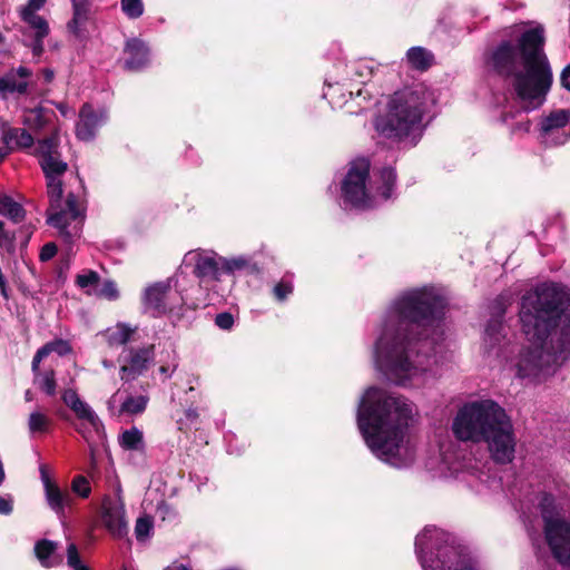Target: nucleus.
<instances>
[{
  "label": "nucleus",
  "mask_w": 570,
  "mask_h": 570,
  "mask_svg": "<svg viewBox=\"0 0 570 570\" xmlns=\"http://www.w3.org/2000/svg\"><path fill=\"white\" fill-rule=\"evenodd\" d=\"M8 156V151L4 148H0V163Z\"/></svg>",
  "instance_id": "4d7b16f0"
},
{
  "label": "nucleus",
  "mask_w": 570,
  "mask_h": 570,
  "mask_svg": "<svg viewBox=\"0 0 570 570\" xmlns=\"http://www.w3.org/2000/svg\"><path fill=\"white\" fill-rule=\"evenodd\" d=\"M543 519L544 535L552 554L560 563L570 566V523L546 512Z\"/></svg>",
  "instance_id": "1a4fd4ad"
},
{
  "label": "nucleus",
  "mask_w": 570,
  "mask_h": 570,
  "mask_svg": "<svg viewBox=\"0 0 570 570\" xmlns=\"http://www.w3.org/2000/svg\"><path fill=\"white\" fill-rule=\"evenodd\" d=\"M520 321L529 346L511 363L517 379L539 385L570 356V293L557 284L538 286L522 298Z\"/></svg>",
  "instance_id": "f257e3e1"
},
{
  "label": "nucleus",
  "mask_w": 570,
  "mask_h": 570,
  "mask_svg": "<svg viewBox=\"0 0 570 570\" xmlns=\"http://www.w3.org/2000/svg\"><path fill=\"white\" fill-rule=\"evenodd\" d=\"M119 401H120V394H119V392H117V393H115V394L110 397V400H109V402H108V406H109V409L112 411L114 405H115L117 402H119Z\"/></svg>",
  "instance_id": "603ef678"
},
{
  "label": "nucleus",
  "mask_w": 570,
  "mask_h": 570,
  "mask_svg": "<svg viewBox=\"0 0 570 570\" xmlns=\"http://www.w3.org/2000/svg\"><path fill=\"white\" fill-rule=\"evenodd\" d=\"M24 400H26L27 402H30V401H32V400H33V394H32V392H31L30 390H27V391L24 392Z\"/></svg>",
  "instance_id": "6e6d98bb"
},
{
  "label": "nucleus",
  "mask_w": 570,
  "mask_h": 570,
  "mask_svg": "<svg viewBox=\"0 0 570 570\" xmlns=\"http://www.w3.org/2000/svg\"><path fill=\"white\" fill-rule=\"evenodd\" d=\"M215 324L222 330H230L234 324V317L229 313H220L216 316Z\"/></svg>",
  "instance_id": "37998d69"
},
{
  "label": "nucleus",
  "mask_w": 570,
  "mask_h": 570,
  "mask_svg": "<svg viewBox=\"0 0 570 570\" xmlns=\"http://www.w3.org/2000/svg\"><path fill=\"white\" fill-rule=\"evenodd\" d=\"M35 384L47 395H55L57 390L56 373L52 368L46 370L33 380Z\"/></svg>",
  "instance_id": "2f4dec72"
},
{
  "label": "nucleus",
  "mask_w": 570,
  "mask_h": 570,
  "mask_svg": "<svg viewBox=\"0 0 570 570\" xmlns=\"http://www.w3.org/2000/svg\"><path fill=\"white\" fill-rule=\"evenodd\" d=\"M147 403L148 397L144 395L127 396L121 401L120 407L115 414L118 416L140 414L146 410Z\"/></svg>",
  "instance_id": "bb28decb"
},
{
  "label": "nucleus",
  "mask_w": 570,
  "mask_h": 570,
  "mask_svg": "<svg viewBox=\"0 0 570 570\" xmlns=\"http://www.w3.org/2000/svg\"><path fill=\"white\" fill-rule=\"evenodd\" d=\"M102 521L112 537L121 539L127 535L128 523L125 515V505L120 500H104Z\"/></svg>",
  "instance_id": "dca6fc26"
},
{
  "label": "nucleus",
  "mask_w": 570,
  "mask_h": 570,
  "mask_svg": "<svg viewBox=\"0 0 570 570\" xmlns=\"http://www.w3.org/2000/svg\"><path fill=\"white\" fill-rule=\"evenodd\" d=\"M570 112L556 110L542 120L541 130L547 142L562 145L570 138Z\"/></svg>",
  "instance_id": "2eb2a0df"
},
{
  "label": "nucleus",
  "mask_w": 570,
  "mask_h": 570,
  "mask_svg": "<svg viewBox=\"0 0 570 570\" xmlns=\"http://www.w3.org/2000/svg\"><path fill=\"white\" fill-rule=\"evenodd\" d=\"M222 259V274H234L236 271H240L246 267L247 262L244 258H232L227 259L220 257Z\"/></svg>",
  "instance_id": "4c0bfd02"
},
{
  "label": "nucleus",
  "mask_w": 570,
  "mask_h": 570,
  "mask_svg": "<svg viewBox=\"0 0 570 570\" xmlns=\"http://www.w3.org/2000/svg\"><path fill=\"white\" fill-rule=\"evenodd\" d=\"M159 371L165 375H169V368L167 366H160Z\"/></svg>",
  "instance_id": "bf43d9fd"
},
{
  "label": "nucleus",
  "mask_w": 570,
  "mask_h": 570,
  "mask_svg": "<svg viewBox=\"0 0 570 570\" xmlns=\"http://www.w3.org/2000/svg\"><path fill=\"white\" fill-rule=\"evenodd\" d=\"M39 166L46 178L49 208L47 223L59 230V235L68 243L80 236L79 222L70 229L72 222L81 217V210L77 197L70 193L62 207L63 181L62 177L68 171V164L59 151V130L55 129L49 137L39 139L35 149Z\"/></svg>",
  "instance_id": "423d86ee"
},
{
  "label": "nucleus",
  "mask_w": 570,
  "mask_h": 570,
  "mask_svg": "<svg viewBox=\"0 0 570 570\" xmlns=\"http://www.w3.org/2000/svg\"><path fill=\"white\" fill-rule=\"evenodd\" d=\"M185 262L194 265L193 273L196 277L210 281L220 279L222 259L217 254L202 249L190 250L186 254Z\"/></svg>",
  "instance_id": "f8f14e48"
},
{
  "label": "nucleus",
  "mask_w": 570,
  "mask_h": 570,
  "mask_svg": "<svg viewBox=\"0 0 570 570\" xmlns=\"http://www.w3.org/2000/svg\"><path fill=\"white\" fill-rule=\"evenodd\" d=\"M422 538L417 539V544H421Z\"/></svg>",
  "instance_id": "e2e57ef3"
},
{
  "label": "nucleus",
  "mask_w": 570,
  "mask_h": 570,
  "mask_svg": "<svg viewBox=\"0 0 570 570\" xmlns=\"http://www.w3.org/2000/svg\"><path fill=\"white\" fill-rule=\"evenodd\" d=\"M135 331V328H131L127 324L118 323L115 326L104 331L101 335L105 337L107 344L110 347H117L128 343Z\"/></svg>",
  "instance_id": "4be33fe9"
},
{
  "label": "nucleus",
  "mask_w": 570,
  "mask_h": 570,
  "mask_svg": "<svg viewBox=\"0 0 570 570\" xmlns=\"http://www.w3.org/2000/svg\"><path fill=\"white\" fill-rule=\"evenodd\" d=\"M410 66L416 70L425 71L434 62L433 55L422 47H413L406 53Z\"/></svg>",
  "instance_id": "b1692460"
},
{
  "label": "nucleus",
  "mask_w": 570,
  "mask_h": 570,
  "mask_svg": "<svg viewBox=\"0 0 570 570\" xmlns=\"http://www.w3.org/2000/svg\"><path fill=\"white\" fill-rule=\"evenodd\" d=\"M46 81L50 82L53 79V72L51 70H45Z\"/></svg>",
  "instance_id": "5fc2aeb1"
},
{
  "label": "nucleus",
  "mask_w": 570,
  "mask_h": 570,
  "mask_svg": "<svg viewBox=\"0 0 570 570\" xmlns=\"http://www.w3.org/2000/svg\"><path fill=\"white\" fill-rule=\"evenodd\" d=\"M293 292V285L288 282H279L274 287V295L278 301H284Z\"/></svg>",
  "instance_id": "79ce46f5"
},
{
  "label": "nucleus",
  "mask_w": 570,
  "mask_h": 570,
  "mask_svg": "<svg viewBox=\"0 0 570 570\" xmlns=\"http://www.w3.org/2000/svg\"><path fill=\"white\" fill-rule=\"evenodd\" d=\"M415 414V406L407 399L370 387L360 403L357 423L372 452L381 460L399 466L405 462V435Z\"/></svg>",
  "instance_id": "20e7f679"
},
{
  "label": "nucleus",
  "mask_w": 570,
  "mask_h": 570,
  "mask_svg": "<svg viewBox=\"0 0 570 570\" xmlns=\"http://www.w3.org/2000/svg\"><path fill=\"white\" fill-rule=\"evenodd\" d=\"M40 474H41V481L43 483V488L45 490L48 489V487L50 485H53L56 484L55 482L51 481V479L49 478L48 473H47V469L45 465H41L40 466Z\"/></svg>",
  "instance_id": "de8ad7c7"
},
{
  "label": "nucleus",
  "mask_w": 570,
  "mask_h": 570,
  "mask_svg": "<svg viewBox=\"0 0 570 570\" xmlns=\"http://www.w3.org/2000/svg\"><path fill=\"white\" fill-rule=\"evenodd\" d=\"M120 7H121V11L129 19H138L144 13L142 0H121Z\"/></svg>",
  "instance_id": "f704fd0d"
},
{
  "label": "nucleus",
  "mask_w": 570,
  "mask_h": 570,
  "mask_svg": "<svg viewBox=\"0 0 570 570\" xmlns=\"http://www.w3.org/2000/svg\"><path fill=\"white\" fill-rule=\"evenodd\" d=\"M63 403L76 414L77 419L81 421V424L76 428V430L85 438L88 439L87 435V426L98 430L101 425L98 415L95 411L82 401L75 390H66L62 393Z\"/></svg>",
  "instance_id": "ddd939ff"
},
{
  "label": "nucleus",
  "mask_w": 570,
  "mask_h": 570,
  "mask_svg": "<svg viewBox=\"0 0 570 570\" xmlns=\"http://www.w3.org/2000/svg\"><path fill=\"white\" fill-rule=\"evenodd\" d=\"M444 308V297L432 287L405 292L394 302L375 348L376 364L390 381L404 385L419 375L422 363L410 361L407 334L426 338Z\"/></svg>",
  "instance_id": "f03ea898"
},
{
  "label": "nucleus",
  "mask_w": 570,
  "mask_h": 570,
  "mask_svg": "<svg viewBox=\"0 0 570 570\" xmlns=\"http://www.w3.org/2000/svg\"><path fill=\"white\" fill-rule=\"evenodd\" d=\"M99 279H100V277H99V274L97 272H95V271H87L83 274L77 275L76 284L80 288L85 289V288H88L90 286L97 285Z\"/></svg>",
  "instance_id": "58836bf2"
},
{
  "label": "nucleus",
  "mask_w": 570,
  "mask_h": 570,
  "mask_svg": "<svg viewBox=\"0 0 570 570\" xmlns=\"http://www.w3.org/2000/svg\"><path fill=\"white\" fill-rule=\"evenodd\" d=\"M544 28L535 26L524 30L514 46L501 42L492 52V68L511 79L512 87L524 110L542 105L552 83V71L544 52Z\"/></svg>",
  "instance_id": "7ed1b4c3"
},
{
  "label": "nucleus",
  "mask_w": 570,
  "mask_h": 570,
  "mask_svg": "<svg viewBox=\"0 0 570 570\" xmlns=\"http://www.w3.org/2000/svg\"><path fill=\"white\" fill-rule=\"evenodd\" d=\"M47 357L43 352L39 348L37 351V353L35 354L33 356V360H32V363H31V370H32V373L35 375V377H37L38 375H41L42 372H40V363L41 361Z\"/></svg>",
  "instance_id": "49530a36"
},
{
  "label": "nucleus",
  "mask_w": 570,
  "mask_h": 570,
  "mask_svg": "<svg viewBox=\"0 0 570 570\" xmlns=\"http://www.w3.org/2000/svg\"><path fill=\"white\" fill-rule=\"evenodd\" d=\"M562 86L570 91V66H568L561 75Z\"/></svg>",
  "instance_id": "8fccbe9b"
},
{
  "label": "nucleus",
  "mask_w": 570,
  "mask_h": 570,
  "mask_svg": "<svg viewBox=\"0 0 570 570\" xmlns=\"http://www.w3.org/2000/svg\"><path fill=\"white\" fill-rule=\"evenodd\" d=\"M49 120V112L41 107L28 109L23 112V124L32 130L45 127Z\"/></svg>",
  "instance_id": "c756f323"
},
{
  "label": "nucleus",
  "mask_w": 570,
  "mask_h": 570,
  "mask_svg": "<svg viewBox=\"0 0 570 570\" xmlns=\"http://www.w3.org/2000/svg\"><path fill=\"white\" fill-rule=\"evenodd\" d=\"M452 430L461 441H485L498 463H509L514 458L512 423L505 411L492 400L465 404L459 410Z\"/></svg>",
  "instance_id": "39448f33"
},
{
  "label": "nucleus",
  "mask_w": 570,
  "mask_h": 570,
  "mask_svg": "<svg viewBox=\"0 0 570 570\" xmlns=\"http://www.w3.org/2000/svg\"><path fill=\"white\" fill-rule=\"evenodd\" d=\"M67 564L73 568V570L88 568L81 563L80 554L75 543H70L67 548Z\"/></svg>",
  "instance_id": "ea45409f"
},
{
  "label": "nucleus",
  "mask_w": 570,
  "mask_h": 570,
  "mask_svg": "<svg viewBox=\"0 0 570 570\" xmlns=\"http://www.w3.org/2000/svg\"><path fill=\"white\" fill-rule=\"evenodd\" d=\"M71 490L82 499H87L91 493V487L88 479L83 475H77L71 482Z\"/></svg>",
  "instance_id": "e433bc0d"
},
{
  "label": "nucleus",
  "mask_w": 570,
  "mask_h": 570,
  "mask_svg": "<svg viewBox=\"0 0 570 570\" xmlns=\"http://www.w3.org/2000/svg\"><path fill=\"white\" fill-rule=\"evenodd\" d=\"M105 120V116L97 115L91 105L85 104L79 112L76 134L81 140H90L95 137L97 128Z\"/></svg>",
  "instance_id": "a211bd4d"
},
{
  "label": "nucleus",
  "mask_w": 570,
  "mask_h": 570,
  "mask_svg": "<svg viewBox=\"0 0 570 570\" xmlns=\"http://www.w3.org/2000/svg\"><path fill=\"white\" fill-rule=\"evenodd\" d=\"M504 337L503 334V325L502 322L499 318L491 320L484 332V345L490 351L494 348L497 345H499Z\"/></svg>",
  "instance_id": "cd10ccee"
},
{
  "label": "nucleus",
  "mask_w": 570,
  "mask_h": 570,
  "mask_svg": "<svg viewBox=\"0 0 570 570\" xmlns=\"http://www.w3.org/2000/svg\"><path fill=\"white\" fill-rule=\"evenodd\" d=\"M119 444L125 450H141L144 448L142 432L136 426H132L131 429L124 431L119 436Z\"/></svg>",
  "instance_id": "c85d7f7f"
},
{
  "label": "nucleus",
  "mask_w": 570,
  "mask_h": 570,
  "mask_svg": "<svg viewBox=\"0 0 570 570\" xmlns=\"http://www.w3.org/2000/svg\"><path fill=\"white\" fill-rule=\"evenodd\" d=\"M428 99L429 94L422 86L395 92L389 101L386 114L376 120V130L389 139L407 137L419 128Z\"/></svg>",
  "instance_id": "0eeeda50"
},
{
  "label": "nucleus",
  "mask_w": 570,
  "mask_h": 570,
  "mask_svg": "<svg viewBox=\"0 0 570 570\" xmlns=\"http://www.w3.org/2000/svg\"><path fill=\"white\" fill-rule=\"evenodd\" d=\"M0 89L8 92L23 94L28 89L27 80H17L13 73L0 80Z\"/></svg>",
  "instance_id": "72a5a7b5"
},
{
  "label": "nucleus",
  "mask_w": 570,
  "mask_h": 570,
  "mask_svg": "<svg viewBox=\"0 0 570 570\" xmlns=\"http://www.w3.org/2000/svg\"><path fill=\"white\" fill-rule=\"evenodd\" d=\"M125 68L130 71H137L145 67L149 60V50L147 46L139 39H130L126 42Z\"/></svg>",
  "instance_id": "6ab92c4d"
},
{
  "label": "nucleus",
  "mask_w": 570,
  "mask_h": 570,
  "mask_svg": "<svg viewBox=\"0 0 570 570\" xmlns=\"http://www.w3.org/2000/svg\"><path fill=\"white\" fill-rule=\"evenodd\" d=\"M12 510V503L9 499L0 497V513L8 514Z\"/></svg>",
  "instance_id": "09e8293b"
},
{
  "label": "nucleus",
  "mask_w": 570,
  "mask_h": 570,
  "mask_svg": "<svg viewBox=\"0 0 570 570\" xmlns=\"http://www.w3.org/2000/svg\"><path fill=\"white\" fill-rule=\"evenodd\" d=\"M0 215L8 217L13 223H20L26 217L23 207L10 196H0Z\"/></svg>",
  "instance_id": "a878e982"
},
{
  "label": "nucleus",
  "mask_w": 570,
  "mask_h": 570,
  "mask_svg": "<svg viewBox=\"0 0 570 570\" xmlns=\"http://www.w3.org/2000/svg\"><path fill=\"white\" fill-rule=\"evenodd\" d=\"M7 238H8V236L4 232L3 223L0 220V240L7 239Z\"/></svg>",
  "instance_id": "864d4df0"
},
{
  "label": "nucleus",
  "mask_w": 570,
  "mask_h": 570,
  "mask_svg": "<svg viewBox=\"0 0 570 570\" xmlns=\"http://www.w3.org/2000/svg\"><path fill=\"white\" fill-rule=\"evenodd\" d=\"M153 519L148 515L138 518L135 525V534L137 540L144 541L147 539L153 530Z\"/></svg>",
  "instance_id": "c9c22d12"
},
{
  "label": "nucleus",
  "mask_w": 570,
  "mask_h": 570,
  "mask_svg": "<svg viewBox=\"0 0 570 570\" xmlns=\"http://www.w3.org/2000/svg\"><path fill=\"white\" fill-rule=\"evenodd\" d=\"M165 570H188V569L184 566H171V567L166 568Z\"/></svg>",
  "instance_id": "13d9d810"
},
{
  "label": "nucleus",
  "mask_w": 570,
  "mask_h": 570,
  "mask_svg": "<svg viewBox=\"0 0 570 570\" xmlns=\"http://www.w3.org/2000/svg\"><path fill=\"white\" fill-rule=\"evenodd\" d=\"M40 350L46 356L50 355L51 353H56L59 356H65L72 352L70 343L62 338H56L51 342H48L42 347H40Z\"/></svg>",
  "instance_id": "473e14b6"
},
{
  "label": "nucleus",
  "mask_w": 570,
  "mask_h": 570,
  "mask_svg": "<svg viewBox=\"0 0 570 570\" xmlns=\"http://www.w3.org/2000/svg\"><path fill=\"white\" fill-rule=\"evenodd\" d=\"M45 495L48 505L58 515H62L65 509L71 507L73 502L72 495L67 490L60 489L57 484L48 487V489L45 490Z\"/></svg>",
  "instance_id": "aec40b11"
},
{
  "label": "nucleus",
  "mask_w": 570,
  "mask_h": 570,
  "mask_svg": "<svg viewBox=\"0 0 570 570\" xmlns=\"http://www.w3.org/2000/svg\"><path fill=\"white\" fill-rule=\"evenodd\" d=\"M100 295L108 298V299H115L118 297V289L116 287V284L111 281L105 282L101 289Z\"/></svg>",
  "instance_id": "c03bdc74"
},
{
  "label": "nucleus",
  "mask_w": 570,
  "mask_h": 570,
  "mask_svg": "<svg viewBox=\"0 0 570 570\" xmlns=\"http://www.w3.org/2000/svg\"><path fill=\"white\" fill-rule=\"evenodd\" d=\"M154 360V345L131 350L128 361L120 367V377L124 381L135 380L141 375Z\"/></svg>",
  "instance_id": "f3484780"
},
{
  "label": "nucleus",
  "mask_w": 570,
  "mask_h": 570,
  "mask_svg": "<svg viewBox=\"0 0 570 570\" xmlns=\"http://www.w3.org/2000/svg\"><path fill=\"white\" fill-rule=\"evenodd\" d=\"M57 254V246L53 243H47L43 245L40 252V259L42 262L50 261Z\"/></svg>",
  "instance_id": "a18cd8bd"
},
{
  "label": "nucleus",
  "mask_w": 570,
  "mask_h": 570,
  "mask_svg": "<svg viewBox=\"0 0 570 570\" xmlns=\"http://www.w3.org/2000/svg\"><path fill=\"white\" fill-rule=\"evenodd\" d=\"M177 294L171 291L170 281L158 282L145 291V305L156 315L171 312L176 305Z\"/></svg>",
  "instance_id": "4468645a"
},
{
  "label": "nucleus",
  "mask_w": 570,
  "mask_h": 570,
  "mask_svg": "<svg viewBox=\"0 0 570 570\" xmlns=\"http://www.w3.org/2000/svg\"><path fill=\"white\" fill-rule=\"evenodd\" d=\"M16 76H19L21 78V80H26L27 78H29L31 76V71L30 69L26 68V67H19L16 72H12Z\"/></svg>",
  "instance_id": "3c124183"
},
{
  "label": "nucleus",
  "mask_w": 570,
  "mask_h": 570,
  "mask_svg": "<svg viewBox=\"0 0 570 570\" xmlns=\"http://www.w3.org/2000/svg\"><path fill=\"white\" fill-rule=\"evenodd\" d=\"M222 570H238L236 568H225V569H222Z\"/></svg>",
  "instance_id": "680f3d73"
},
{
  "label": "nucleus",
  "mask_w": 570,
  "mask_h": 570,
  "mask_svg": "<svg viewBox=\"0 0 570 570\" xmlns=\"http://www.w3.org/2000/svg\"><path fill=\"white\" fill-rule=\"evenodd\" d=\"M4 140L7 145L20 149L30 148L35 144L33 137L24 128H9L4 131Z\"/></svg>",
  "instance_id": "393cba45"
},
{
  "label": "nucleus",
  "mask_w": 570,
  "mask_h": 570,
  "mask_svg": "<svg viewBox=\"0 0 570 570\" xmlns=\"http://www.w3.org/2000/svg\"><path fill=\"white\" fill-rule=\"evenodd\" d=\"M354 73L363 81L367 79L373 73L372 62L368 60H360L353 66Z\"/></svg>",
  "instance_id": "a19ab883"
},
{
  "label": "nucleus",
  "mask_w": 570,
  "mask_h": 570,
  "mask_svg": "<svg viewBox=\"0 0 570 570\" xmlns=\"http://www.w3.org/2000/svg\"><path fill=\"white\" fill-rule=\"evenodd\" d=\"M370 161L358 158L351 163L348 171L342 184L344 199L356 207H370L381 197L389 199L395 186L396 174L394 169L386 167L380 171L381 185L375 188L367 185Z\"/></svg>",
  "instance_id": "6e6552de"
},
{
  "label": "nucleus",
  "mask_w": 570,
  "mask_h": 570,
  "mask_svg": "<svg viewBox=\"0 0 570 570\" xmlns=\"http://www.w3.org/2000/svg\"><path fill=\"white\" fill-rule=\"evenodd\" d=\"M47 0H29L28 3L19 9L20 19L27 24L33 33L32 52L40 56L43 51V39L49 35L48 21L37 12L43 8Z\"/></svg>",
  "instance_id": "9d476101"
},
{
  "label": "nucleus",
  "mask_w": 570,
  "mask_h": 570,
  "mask_svg": "<svg viewBox=\"0 0 570 570\" xmlns=\"http://www.w3.org/2000/svg\"><path fill=\"white\" fill-rule=\"evenodd\" d=\"M72 3V18L68 22V29L76 37L81 35V26L89 18V1L88 0H71Z\"/></svg>",
  "instance_id": "5701e85b"
},
{
  "label": "nucleus",
  "mask_w": 570,
  "mask_h": 570,
  "mask_svg": "<svg viewBox=\"0 0 570 570\" xmlns=\"http://www.w3.org/2000/svg\"><path fill=\"white\" fill-rule=\"evenodd\" d=\"M529 127H530V122H529V121H527V122H525V126H524V130H529Z\"/></svg>",
  "instance_id": "052dcab7"
},
{
  "label": "nucleus",
  "mask_w": 570,
  "mask_h": 570,
  "mask_svg": "<svg viewBox=\"0 0 570 570\" xmlns=\"http://www.w3.org/2000/svg\"><path fill=\"white\" fill-rule=\"evenodd\" d=\"M422 564L425 570H479L474 560L454 546L440 548L435 559L430 563L423 560Z\"/></svg>",
  "instance_id": "9b49d317"
},
{
  "label": "nucleus",
  "mask_w": 570,
  "mask_h": 570,
  "mask_svg": "<svg viewBox=\"0 0 570 570\" xmlns=\"http://www.w3.org/2000/svg\"><path fill=\"white\" fill-rule=\"evenodd\" d=\"M50 423V417L41 411L31 412L28 419V428L31 433H46Z\"/></svg>",
  "instance_id": "7c9ffc66"
},
{
  "label": "nucleus",
  "mask_w": 570,
  "mask_h": 570,
  "mask_svg": "<svg viewBox=\"0 0 570 570\" xmlns=\"http://www.w3.org/2000/svg\"><path fill=\"white\" fill-rule=\"evenodd\" d=\"M58 544L50 540H40L35 546V553L40 563L51 568L61 563V558L56 553Z\"/></svg>",
  "instance_id": "412c9836"
}]
</instances>
